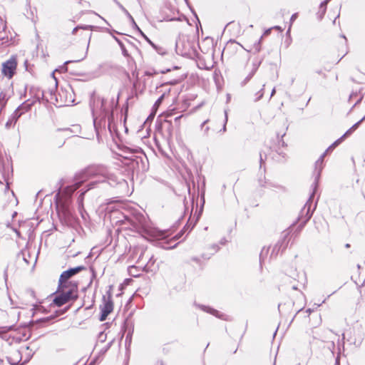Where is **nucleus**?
Returning <instances> with one entry per match:
<instances>
[{
    "instance_id": "nucleus-1",
    "label": "nucleus",
    "mask_w": 365,
    "mask_h": 365,
    "mask_svg": "<svg viewBox=\"0 0 365 365\" xmlns=\"http://www.w3.org/2000/svg\"><path fill=\"white\" fill-rule=\"evenodd\" d=\"M61 292L53 298V302L57 307H61L70 300L76 299L77 295V284H72L70 288L60 287Z\"/></svg>"
},
{
    "instance_id": "nucleus-2",
    "label": "nucleus",
    "mask_w": 365,
    "mask_h": 365,
    "mask_svg": "<svg viewBox=\"0 0 365 365\" xmlns=\"http://www.w3.org/2000/svg\"><path fill=\"white\" fill-rule=\"evenodd\" d=\"M83 269V267H77L63 272L59 279V287L70 288L74 283L68 281L73 275Z\"/></svg>"
},
{
    "instance_id": "nucleus-3",
    "label": "nucleus",
    "mask_w": 365,
    "mask_h": 365,
    "mask_svg": "<svg viewBox=\"0 0 365 365\" xmlns=\"http://www.w3.org/2000/svg\"><path fill=\"white\" fill-rule=\"evenodd\" d=\"M16 59L12 57L2 64V73L7 78H11L16 71Z\"/></svg>"
},
{
    "instance_id": "nucleus-4",
    "label": "nucleus",
    "mask_w": 365,
    "mask_h": 365,
    "mask_svg": "<svg viewBox=\"0 0 365 365\" xmlns=\"http://www.w3.org/2000/svg\"><path fill=\"white\" fill-rule=\"evenodd\" d=\"M29 359V358H26L23 360L21 351L16 349L11 351L8 356V361L12 365H23Z\"/></svg>"
},
{
    "instance_id": "nucleus-5",
    "label": "nucleus",
    "mask_w": 365,
    "mask_h": 365,
    "mask_svg": "<svg viewBox=\"0 0 365 365\" xmlns=\"http://www.w3.org/2000/svg\"><path fill=\"white\" fill-rule=\"evenodd\" d=\"M113 311V304L110 302H108L104 304L102 307V314L101 316L100 320L101 322L106 320L107 316Z\"/></svg>"
},
{
    "instance_id": "nucleus-6",
    "label": "nucleus",
    "mask_w": 365,
    "mask_h": 365,
    "mask_svg": "<svg viewBox=\"0 0 365 365\" xmlns=\"http://www.w3.org/2000/svg\"><path fill=\"white\" fill-rule=\"evenodd\" d=\"M359 123L360 122H358L354 125H353V127L351 128H350L348 131H346V133L341 138H340L339 139L336 140L331 145H330L328 148V149L327 150V152H329V150H331L336 146H337L339 144H340L346 135H349L353 130H354V129H356L357 128V126L359 124Z\"/></svg>"
},
{
    "instance_id": "nucleus-7",
    "label": "nucleus",
    "mask_w": 365,
    "mask_h": 365,
    "mask_svg": "<svg viewBox=\"0 0 365 365\" xmlns=\"http://www.w3.org/2000/svg\"><path fill=\"white\" fill-rule=\"evenodd\" d=\"M89 27H90V26H77V27H76V28L73 30V32H72V33H73V34H76V32L77 31V30H78V29H88Z\"/></svg>"
},
{
    "instance_id": "nucleus-8",
    "label": "nucleus",
    "mask_w": 365,
    "mask_h": 365,
    "mask_svg": "<svg viewBox=\"0 0 365 365\" xmlns=\"http://www.w3.org/2000/svg\"><path fill=\"white\" fill-rule=\"evenodd\" d=\"M139 32L140 33V34L143 36V38L149 43H151V41H150V39L143 33L142 31L140 30V29L138 28V29Z\"/></svg>"
},
{
    "instance_id": "nucleus-9",
    "label": "nucleus",
    "mask_w": 365,
    "mask_h": 365,
    "mask_svg": "<svg viewBox=\"0 0 365 365\" xmlns=\"http://www.w3.org/2000/svg\"><path fill=\"white\" fill-rule=\"evenodd\" d=\"M297 14H293V15L292 16V17H291V19H290V20H291V21H292V22H293V21L297 19Z\"/></svg>"
},
{
    "instance_id": "nucleus-10",
    "label": "nucleus",
    "mask_w": 365,
    "mask_h": 365,
    "mask_svg": "<svg viewBox=\"0 0 365 365\" xmlns=\"http://www.w3.org/2000/svg\"><path fill=\"white\" fill-rule=\"evenodd\" d=\"M257 67H258V63H255L254 68H253L254 72L257 69Z\"/></svg>"
},
{
    "instance_id": "nucleus-11",
    "label": "nucleus",
    "mask_w": 365,
    "mask_h": 365,
    "mask_svg": "<svg viewBox=\"0 0 365 365\" xmlns=\"http://www.w3.org/2000/svg\"><path fill=\"white\" fill-rule=\"evenodd\" d=\"M163 96H161V97H160V98L157 101L156 103H157V104H160V102H161V101H162V99H163Z\"/></svg>"
},
{
    "instance_id": "nucleus-12",
    "label": "nucleus",
    "mask_w": 365,
    "mask_h": 365,
    "mask_svg": "<svg viewBox=\"0 0 365 365\" xmlns=\"http://www.w3.org/2000/svg\"><path fill=\"white\" fill-rule=\"evenodd\" d=\"M274 93H275V89H273V91L272 92V96H273Z\"/></svg>"
},
{
    "instance_id": "nucleus-13",
    "label": "nucleus",
    "mask_w": 365,
    "mask_h": 365,
    "mask_svg": "<svg viewBox=\"0 0 365 365\" xmlns=\"http://www.w3.org/2000/svg\"><path fill=\"white\" fill-rule=\"evenodd\" d=\"M227 113H225V122H227Z\"/></svg>"
},
{
    "instance_id": "nucleus-14",
    "label": "nucleus",
    "mask_w": 365,
    "mask_h": 365,
    "mask_svg": "<svg viewBox=\"0 0 365 365\" xmlns=\"http://www.w3.org/2000/svg\"><path fill=\"white\" fill-rule=\"evenodd\" d=\"M73 100H70V101H68L67 102L70 103V102H73Z\"/></svg>"
}]
</instances>
